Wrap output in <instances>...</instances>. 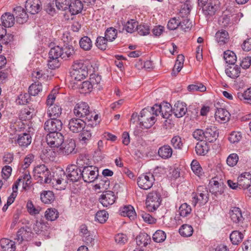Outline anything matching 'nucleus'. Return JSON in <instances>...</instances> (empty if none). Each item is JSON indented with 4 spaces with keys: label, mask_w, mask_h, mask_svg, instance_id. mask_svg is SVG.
<instances>
[{
    "label": "nucleus",
    "mask_w": 251,
    "mask_h": 251,
    "mask_svg": "<svg viewBox=\"0 0 251 251\" xmlns=\"http://www.w3.org/2000/svg\"><path fill=\"white\" fill-rule=\"evenodd\" d=\"M75 115L79 118H85L84 121L88 125H97L100 122V117L98 114L91 111L87 103L80 102L77 103L74 109Z\"/></svg>",
    "instance_id": "obj_1"
},
{
    "label": "nucleus",
    "mask_w": 251,
    "mask_h": 251,
    "mask_svg": "<svg viewBox=\"0 0 251 251\" xmlns=\"http://www.w3.org/2000/svg\"><path fill=\"white\" fill-rule=\"evenodd\" d=\"M153 111L151 107L144 108L139 115L137 113H133L131 121L133 123L138 122L139 126L142 128H150L156 121L157 114Z\"/></svg>",
    "instance_id": "obj_2"
},
{
    "label": "nucleus",
    "mask_w": 251,
    "mask_h": 251,
    "mask_svg": "<svg viewBox=\"0 0 251 251\" xmlns=\"http://www.w3.org/2000/svg\"><path fill=\"white\" fill-rule=\"evenodd\" d=\"M164 168L161 167H156L153 172V174L150 173L143 174L138 178L137 184L140 188L148 190L153 185L154 177L157 176V174L163 172Z\"/></svg>",
    "instance_id": "obj_3"
},
{
    "label": "nucleus",
    "mask_w": 251,
    "mask_h": 251,
    "mask_svg": "<svg viewBox=\"0 0 251 251\" xmlns=\"http://www.w3.org/2000/svg\"><path fill=\"white\" fill-rule=\"evenodd\" d=\"M209 200V193L204 186H199L197 192L192 194V204L195 206L198 203L204 204Z\"/></svg>",
    "instance_id": "obj_4"
},
{
    "label": "nucleus",
    "mask_w": 251,
    "mask_h": 251,
    "mask_svg": "<svg viewBox=\"0 0 251 251\" xmlns=\"http://www.w3.org/2000/svg\"><path fill=\"white\" fill-rule=\"evenodd\" d=\"M161 202L160 194L157 191H153L147 196L146 199V207L148 211L153 212L160 206Z\"/></svg>",
    "instance_id": "obj_5"
},
{
    "label": "nucleus",
    "mask_w": 251,
    "mask_h": 251,
    "mask_svg": "<svg viewBox=\"0 0 251 251\" xmlns=\"http://www.w3.org/2000/svg\"><path fill=\"white\" fill-rule=\"evenodd\" d=\"M35 177L39 178L41 183L51 182V174L48 168L44 164L36 166L34 169Z\"/></svg>",
    "instance_id": "obj_6"
},
{
    "label": "nucleus",
    "mask_w": 251,
    "mask_h": 251,
    "mask_svg": "<svg viewBox=\"0 0 251 251\" xmlns=\"http://www.w3.org/2000/svg\"><path fill=\"white\" fill-rule=\"evenodd\" d=\"M153 111L157 114V116L159 114H161L162 117L166 119L165 122H167L168 120L171 122L169 118L172 116V113L173 112V108L171 105L168 102H163L160 104H155L152 107Z\"/></svg>",
    "instance_id": "obj_7"
},
{
    "label": "nucleus",
    "mask_w": 251,
    "mask_h": 251,
    "mask_svg": "<svg viewBox=\"0 0 251 251\" xmlns=\"http://www.w3.org/2000/svg\"><path fill=\"white\" fill-rule=\"evenodd\" d=\"M98 176L99 169L95 166H87L82 170V178L86 182H93Z\"/></svg>",
    "instance_id": "obj_8"
},
{
    "label": "nucleus",
    "mask_w": 251,
    "mask_h": 251,
    "mask_svg": "<svg viewBox=\"0 0 251 251\" xmlns=\"http://www.w3.org/2000/svg\"><path fill=\"white\" fill-rule=\"evenodd\" d=\"M66 175L67 180L74 183L82 178V170L75 165H69L66 169Z\"/></svg>",
    "instance_id": "obj_9"
},
{
    "label": "nucleus",
    "mask_w": 251,
    "mask_h": 251,
    "mask_svg": "<svg viewBox=\"0 0 251 251\" xmlns=\"http://www.w3.org/2000/svg\"><path fill=\"white\" fill-rule=\"evenodd\" d=\"M64 141V136L60 132L49 133L46 136V142L52 148H59L62 145Z\"/></svg>",
    "instance_id": "obj_10"
},
{
    "label": "nucleus",
    "mask_w": 251,
    "mask_h": 251,
    "mask_svg": "<svg viewBox=\"0 0 251 251\" xmlns=\"http://www.w3.org/2000/svg\"><path fill=\"white\" fill-rule=\"evenodd\" d=\"M62 126L63 124L61 120L58 119L50 118L45 122L44 128L49 133L59 132V131L62 128Z\"/></svg>",
    "instance_id": "obj_11"
},
{
    "label": "nucleus",
    "mask_w": 251,
    "mask_h": 251,
    "mask_svg": "<svg viewBox=\"0 0 251 251\" xmlns=\"http://www.w3.org/2000/svg\"><path fill=\"white\" fill-rule=\"evenodd\" d=\"M229 216L231 220L238 226L244 228L243 222L244 218L242 215L241 210L239 207H233L229 211Z\"/></svg>",
    "instance_id": "obj_12"
},
{
    "label": "nucleus",
    "mask_w": 251,
    "mask_h": 251,
    "mask_svg": "<svg viewBox=\"0 0 251 251\" xmlns=\"http://www.w3.org/2000/svg\"><path fill=\"white\" fill-rule=\"evenodd\" d=\"M86 121L79 118H72L69 122L68 127L73 133H78L85 128Z\"/></svg>",
    "instance_id": "obj_13"
},
{
    "label": "nucleus",
    "mask_w": 251,
    "mask_h": 251,
    "mask_svg": "<svg viewBox=\"0 0 251 251\" xmlns=\"http://www.w3.org/2000/svg\"><path fill=\"white\" fill-rule=\"evenodd\" d=\"M219 2L217 0H210L204 6H201L204 15L207 17H211L215 15L219 8Z\"/></svg>",
    "instance_id": "obj_14"
},
{
    "label": "nucleus",
    "mask_w": 251,
    "mask_h": 251,
    "mask_svg": "<svg viewBox=\"0 0 251 251\" xmlns=\"http://www.w3.org/2000/svg\"><path fill=\"white\" fill-rule=\"evenodd\" d=\"M33 128L32 127H28V133H22L17 137L16 143L21 147H27L31 142L32 138L30 132H33Z\"/></svg>",
    "instance_id": "obj_15"
},
{
    "label": "nucleus",
    "mask_w": 251,
    "mask_h": 251,
    "mask_svg": "<svg viewBox=\"0 0 251 251\" xmlns=\"http://www.w3.org/2000/svg\"><path fill=\"white\" fill-rule=\"evenodd\" d=\"M31 234V229L26 226L20 228L17 231L14 240L16 243L20 244L25 241H28L30 239Z\"/></svg>",
    "instance_id": "obj_16"
},
{
    "label": "nucleus",
    "mask_w": 251,
    "mask_h": 251,
    "mask_svg": "<svg viewBox=\"0 0 251 251\" xmlns=\"http://www.w3.org/2000/svg\"><path fill=\"white\" fill-rule=\"evenodd\" d=\"M217 179L216 177L212 178L209 182V191L215 196L221 195L224 191V183Z\"/></svg>",
    "instance_id": "obj_17"
},
{
    "label": "nucleus",
    "mask_w": 251,
    "mask_h": 251,
    "mask_svg": "<svg viewBox=\"0 0 251 251\" xmlns=\"http://www.w3.org/2000/svg\"><path fill=\"white\" fill-rule=\"evenodd\" d=\"M116 200V196L113 192L111 191H106L103 192L99 199L100 202L104 207L113 204Z\"/></svg>",
    "instance_id": "obj_18"
},
{
    "label": "nucleus",
    "mask_w": 251,
    "mask_h": 251,
    "mask_svg": "<svg viewBox=\"0 0 251 251\" xmlns=\"http://www.w3.org/2000/svg\"><path fill=\"white\" fill-rule=\"evenodd\" d=\"M61 146L60 149L61 150L62 153L64 155H69L72 153H75L76 152L75 151V141L72 139L64 141L63 143Z\"/></svg>",
    "instance_id": "obj_19"
},
{
    "label": "nucleus",
    "mask_w": 251,
    "mask_h": 251,
    "mask_svg": "<svg viewBox=\"0 0 251 251\" xmlns=\"http://www.w3.org/2000/svg\"><path fill=\"white\" fill-rule=\"evenodd\" d=\"M25 7L29 13L35 14L41 10V1L39 0H27Z\"/></svg>",
    "instance_id": "obj_20"
},
{
    "label": "nucleus",
    "mask_w": 251,
    "mask_h": 251,
    "mask_svg": "<svg viewBox=\"0 0 251 251\" xmlns=\"http://www.w3.org/2000/svg\"><path fill=\"white\" fill-rule=\"evenodd\" d=\"M187 111V104L182 101H177L173 107V113L177 118L184 116Z\"/></svg>",
    "instance_id": "obj_21"
},
{
    "label": "nucleus",
    "mask_w": 251,
    "mask_h": 251,
    "mask_svg": "<svg viewBox=\"0 0 251 251\" xmlns=\"http://www.w3.org/2000/svg\"><path fill=\"white\" fill-rule=\"evenodd\" d=\"M237 181L240 188L248 189L251 185V174L247 172L242 174L238 176Z\"/></svg>",
    "instance_id": "obj_22"
},
{
    "label": "nucleus",
    "mask_w": 251,
    "mask_h": 251,
    "mask_svg": "<svg viewBox=\"0 0 251 251\" xmlns=\"http://www.w3.org/2000/svg\"><path fill=\"white\" fill-rule=\"evenodd\" d=\"M14 15L17 22L19 24H23L28 19V15L24 9L21 6H17L14 9Z\"/></svg>",
    "instance_id": "obj_23"
},
{
    "label": "nucleus",
    "mask_w": 251,
    "mask_h": 251,
    "mask_svg": "<svg viewBox=\"0 0 251 251\" xmlns=\"http://www.w3.org/2000/svg\"><path fill=\"white\" fill-rule=\"evenodd\" d=\"M204 139L209 142H212L215 141L218 136V133L216 127L211 126L207 127L204 131Z\"/></svg>",
    "instance_id": "obj_24"
},
{
    "label": "nucleus",
    "mask_w": 251,
    "mask_h": 251,
    "mask_svg": "<svg viewBox=\"0 0 251 251\" xmlns=\"http://www.w3.org/2000/svg\"><path fill=\"white\" fill-rule=\"evenodd\" d=\"M36 110L31 106H27L22 109L20 114V117L22 120H29L34 115H35Z\"/></svg>",
    "instance_id": "obj_25"
},
{
    "label": "nucleus",
    "mask_w": 251,
    "mask_h": 251,
    "mask_svg": "<svg viewBox=\"0 0 251 251\" xmlns=\"http://www.w3.org/2000/svg\"><path fill=\"white\" fill-rule=\"evenodd\" d=\"M158 154L162 159H169L172 156L173 149L169 145H164L159 148Z\"/></svg>",
    "instance_id": "obj_26"
},
{
    "label": "nucleus",
    "mask_w": 251,
    "mask_h": 251,
    "mask_svg": "<svg viewBox=\"0 0 251 251\" xmlns=\"http://www.w3.org/2000/svg\"><path fill=\"white\" fill-rule=\"evenodd\" d=\"M96 126L97 125H88V124L86 123V125L85 126V128L83 129L82 132L80 134V141L81 142L85 144L87 143V142L91 139L92 132L91 128H93Z\"/></svg>",
    "instance_id": "obj_27"
},
{
    "label": "nucleus",
    "mask_w": 251,
    "mask_h": 251,
    "mask_svg": "<svg viewBox=\"0 0 251 251\" xmlns=\"http://www.w3.org/2000/svg\"><path fill=\"white\" fill-rule=\"evenodd\" d=\"M0 244L2 251H15L16 250L15 242L8 239H1Z\"/></svg>",
    "instance_id": "obj_28"
},
{
    "label": "nucleus",
    "mask_w": 251,
    "mask_h": 251,
    "mask_svg": "<svg viewBox=\"0 0 251 251\" xmlns=\"http://www.w3.org/2000/svg\"><path fill=\"white\" fill-rule=\"evenodd\" d=\"M83 4L79 0H75L70 3L69 7L70 12L72 15H75L81 12Z\"/></svg>",
    "instance_id": "obj_29"
},
{
    "label": "nucleus",
    "mask_w": 251,
    "mask_h": 251,
    "mask_svg": "<svg viewBox=\"0 0 251 251\" xmlns=\"http://www.w3.org/2000/svg\"><path fill=\"white\" fill-rule=\"evenodd\" d=\"M2 25L5 27L12 26L15 23V18L13 14L5 13L1 17Z\"/></svg>",
    "instance_id": "obj_30"
},
{
    "label": "nucleus",
    "mask_w": 251,
    "mask_h": 251,
    "mask_svg": "<svg viewBox=\"0 0 251 251\" xmlns=\"http://www.w3.org/2000/svg\"><path fill=\"white\" fill-rule=\"evenodd\" d=\"M234 18H236V17H233V16L230 17L225 15L220 18L219 23L221 26L224 27L231 26L235 24V23H236V21L234 20Z\"/></svg>",
    "instance_id": "obj_31"
},
{
    "label": "nucleus",
    "mask_w": 251,
    "mask_h": 251,
    "mask_svg": "<svg viewBox=\"0 0 251 251\" xmlns=\"http://www.w3.org/2000/svg\"><path fill=\"white\" fill-rule=\"evenodd\" d=\"M138 246L146 247L151 242L150 236L146 233H140L136 238Z\"/></svg>",
    "instance_id": "obj_32"
},
{
    "label": "nucleus",
    "mask_w": 251,
    "mask_h": 251,
    "mask_svg": "<svg viewBox=\"0 0 251 251\" xmlns=\"http://www.w3.org/2000/svg\"><path fill=\"white\" fill-rule=\"evenodd\" d=\"M55 199L53 193L51 191H43L40 194V200L45 204H50Z\"/></svg>",
    "instance_id": "obj_33"
},
{
    "label": "nucleus",
    "mask_w": 251,
    "mask_h": 251,
    "mask_svg": "<svg viewBox=\"0 0 251 251\" xmlns=\"http://www.w3.org/2000/svg\"><path fill=\"white\" fill-rule=\"evenodd\" d=\"M230 115L226 109L223 108L217 109L215 113V117L218 121L221 120L224 122L229 119Z\"/></svg>",
    "instance_id": "obj_34"
},
{
    "label": "nucleus",
    "mask_w": 251,
    "mask_h": 251,
    "mask_svg": "<svg viewBox=\"0 0 251 251\" xmlns=\"http://www.w3.org/2000/svg\"><path fill=\"white\" fill-rule=\"evenodd\" d=\"M225 72L228 77L235 79L238 77L240 74V68L237 65L229 66L226 69Z\"/></svg>",
    "instance_id": "obj_35"
},
{
    "label": "nucleus",
    "mask_w": 251,
    "mask_h": 251,
    "mask_svg": "<svg viewBox=\"0 0 251 251\" xmlns=\"http://www.w3.org/2000/svg\"><path fill=\"white\" fill-rule=\"evenodd\" d=\"M209 150L208 144L204 141L198 142L195 147L196 152L199 155H204Z\"/></svg>",
    "instance_id": "obj_36"
},
{
    "label": "nucleus",
    "mask_w": 251,
    "mask_h": 251,
    "mask_svg": "<svg viewBox=\"0 0 251 251\" xmlns=\"http://www.w3.org/2000/svg\"><path fill=\"white\" fill-rule=\"evenodd\" d=\"M62 113V108L59 105H53L50 106L48 110L47 114L50 118L57 119Z\"/></svg>",
    "instance_id": "obj_37"
},
{
    "label": "nucleus",
    "mask_w": 251,
    "mask_h": 251,
    "mask_svg": "<svg viewBox=\"0 0 251 251\" xmlns=\"http://www.w3.org/2000/svg\"><path fill=\"white\" fill-rule=\"evenodd\" d=\"M215 38L218 44L220 45H223L228 42V33L225 30L218 31L216 33Z\"/></svg>",
    "instance_id": "obj_38"
},
{
    "label": "nucleus",
    "mask_w": 251,
    "mask_h": 251,
    "mask_svg": "<svg viewBox=\"0 0 251 251\" xmlns=\"http://www.w3.org/2000/svg\"><path fill=\"white\" fill-rule=\"evenodd\" d=\"M50 226L48 222L41 220L40 221H37L33 227L34 230L37 233H41L42 232L47 231Z\"/></svg>",
    "instance_id": "obj_39"
},
{
    "label": "nucleus",
    "mask_w": 251,
    "mask_h": 251,
    "mask_svg": "<svg viewBox=\"0 0 251 251\" xmlns=\"http://www.w3.org/2000/svg\"><path fill=\"white\" fill-rule=\"evenodd\" d=\"M58 217L59 213L57 210L54 208H48L45 213V217L48 221H55Z\"/></svg>",
    "instance_id": "obj_40"
},
{
    "label": "nucleus",
    "mask_w": 251,
    "mask_h": 251,
    "mask_svg": "<svg viewBox=\"0 0 251 251\" xmlns=\"http://www.w3.org/2000/svg\"><path fill=\"white\" fill-rule=\"evenodd\" d=\"M178 212L180 216L187 217L191 214L192 208L187 203H184L179 206Z\"/></svg>",
    "instance_id": "obj_41"
},
{
    "label": "nucleus",
    "mask_w": 251,
    "mask_h": 251,
    "mask_svg": "<svg viewBox=\"0 0 251 251\" xmlns=\"http://www.w3.org/2000/svg\"><path fill=\"white\" fill-rule=\"evenodd\" d=\"M42 91V86L40 82L37 81L32 83L28 88V92L31 96H35Z\"/></svg>",
    "instance_id": "obj_42"
},
{
    "label": "nucleus",
    "mask_w": 251,
    "mask_h": 251,
    "mask_svg": "<svg viewBox=\"0 0 251 251\" xmlns=\"http://www.w3.org/2000/svg\"><path fill=\"white\" fill-rule=\"evenodd\" d=\"M92 42L91 39L87 36H84L79 41V45L84 50H89L92 47Z\"/></svg>",
    "instance_id": "obj_43"
},
{
    "label": "nucleus",
    "mask_w": 251,
    "mask_h": 251,
    "mask_svg": "<svg viewBox=\"0 0 251 251\" xmlns=\"http://www.w3.org/2000/svg\"><path fill=\"white\" fill-rule=\"evenodd\" d=\"M180 234L184 237H190L193 233V228L189 225H183L179 229Z\"/></svg>",
    "instance_id": "obj_44"
},
{
    "label": "nucleus",
    "mask_w": 251,
    "mask_h": 251,
    "mask_svg": "<svg viewBox=\"0 0 251 251\" xmlns=\"http://www.w3.org/2000/svg\"><path fill=\"white\" fill-rule=\"evenodd\" d=\"M191 168L193 173L198 176L200 177L203 175V169L197 160H193L192 161Z\"/></svg>",
    "instance_id": "obj_45"
},
{
    "label": "nucleus",
    "mask_w": 251,
    "mask_h": 251,
    "mask_svg": "<svg viewBox=\"0 0 251 251\" xmlns=\"http://www.w3.org/2000/svg\"><path fill=\"white\" fill-rule=\"evenodd\" d=\"M224 58L226 63L231 65H234L237 59L235 54L230 50L224 52Z\"/></svg>",
    "instance_id": "obj_46"
},
{
    "label": "nucleus",
    "mask_w": 251,
    "mask_h": 251,
    "mask_svg": "<svg viewBox=\"0 0 251 251\" xmlns=\"http://www.w3.org/2000/svg\"><path fill=\"white\" fill-rule=\"evenodd\" d=\"M243 238V234L238 231H233L230 235V239L234 245H238L242 241Z\"/></svg>",
    "instance_id": "obj_47"
},
{
    "label": "nucleus",
    "mask_w": 251,
    "mask_h": 251,
    "mask_svg": "<svg viewBox=\"0 0 251 251\" xmlns=\"http://www.w3.org/2000/svg\"><path fill=\"white\" fill-rule=\"evenodd\" d=\"M90 164L89 160L85 156L81 155L77 159L76 165L78 168H82L83 170L87 166H90Z\"/></svg>",
    "instance_id": "obj_48"
},
{
    "label": "nucleus",
    "mask_w": 251,
    "mask_h": 251,
    "mask_svg": "<svg viewBox=\"0 0 251 251\" xmlns=\"http://www.w3.org/2000/svg\"><path fill=\"white\" fill-rule=\"evenodd\" d=\"M62 59H65L67 58L73 57L75 53L74 47L72 45L65 46L62 49Z\"/></svg>",
    "instance_id": "obj_49"
},
{
    "label": "nucleus",
    "mask_w": 251,
    "mask_h": 251,
    "mask_svg": "<svg viewBox=\"0 0 251 251\" xmlns=\"http://www.w3.org/2000/svg\"><path fill=\"white\" fill-rule=\"evenodd\" d=\"M28 212L31 215L38 214L41 208L40 206H35L31 201H28L26 206Z\"/></svg>",
    "instance_id": "obj_50"
},
{
    "label": "nucleus",
    "mask_w": 251,
    "mask_h": 251,
    "mask_svg": "<svg viewBox=\"0 0 251 251\" xmlns=\"http://www.w3.org/2000/svg\"><path fill=\"white\" fill-rule=\"evenodd\" d=\"M171 143L175 149L181 150L183 146V143L181 138L179 136H174L171 141Z\"/></svg>",
    "instance_id": "obj_51"
},
{
    "label": "nucleus",
    "mask_w": 251,
    "mask_h": 251,
    "mask_svg": "<svg viewBox=\"0 0 251 251\" xmlns=\"http://www.w3.org/2000/svg\"><path fill=\"white\" fill-rule=\"evenodd\" d=\"M107 41H109V40L105 36H99L97 38L96 46L101 50H104L107 47Z\"/></svg>",
    "instance_id": "obj_52"
},
{
    "label": "nucleus",
    "mask_w": 251,
    "mask_h": 251,
    "mask_svg": "<svg viewBox=\"0 0 251 251\" xmlns=\"http://www.w3.org/2000/svg\"><path fill=\"white\" fill-rule=\"evenodd\" d=\"M138 27V23L134 19H130L126 22V32L133 33Z\"/></svg>",
    "instance_id": "obj_53"
},
{
    "label": "nucleus",
    "mask_w": 251,
    "mask_h": 251,
    "mask_svg": "<svg viewBox=\"0 0 251 251\" xmlns=\"http://www.w3.org/2000/svg\"><path fill=\"white\" fill-rule=\"evenodd\" d=\"M62 49L59 46H55L51 48L49 53V55L50 57L58 58L61 57L62 58Z\"/></svg>",
    "instance_id": "obj_54"
},
{
    "label": "nucleus",
    "mask_w": 251,
    "mask_h": 251,
    "mask_svg": "<svg viewBox=\"0 0 251 251\" xmlns=\"http://www.w3.org/2000/svg\"><path fill=\"white\" fill-rule=\"evenodd\" d=\"M166 238V235L164 231L161 230H157L152 236L153 241L157 243L163 242Z\"/></svg>",
    "instance_id": "obj_55"
},
{
    "label": "nucleus",
    "mask_w": 251,
    "mask_h": 251,
    "mask_svg": "<svg viewBox=\"0 0 251 251\" xmlns=\"http://www.w3.org/2000/svg\"><path fill=\"white\" fill-rule=\"evenodd\" d=\"M117 34V29L112 27L108 28L105 32V37L110 42H112L116 39Z\"/></svg>",
    "instance_id": "obj_56"
},
{
    "label": "nucleus",
    "mask_w": 251,
    "mask_h": 251,
    "mask_svg": "<svg viewBox=\"0 0 251 251\" xmlns=\"http://www.w3.org/2000/svg\"><path fill=\"white\" fill-rule=\"evenodd\" d=\"M188 90L190 92L200 91L204 92L206 91V87L201 83H196L188 85Z\"/></svg>",
    "instance_id": "obj_57"
},
{
    "label": "nucleus",
    "mask_w": 251,
    "mask_h": 251,
    "mask_svg": "<svg viewBox=\"0 0 251 251\" xmlns=\"http://www.w3.org/2000/svg\"><path fill=\"white\" fill-rule=\"evenodd\" d=\"M55 3L58 9L63 11L69 8L70 1L69 0H55Z\"/></svg>",
    "instance_id": "obj_58"
},
{
    "label": "nucleus",
    "mask_w": 251,
    "mask_h": 251,
    "mask_svg": "<svg viewBox=\"0 0 251 251\" xmlns=\"http://www.w3.org/2000/svg\"><path fill=\"white\" fill-rule=\"evenodd\" d=\"M108 217V214L105 210H100L96 213L95 220L99 221L100 223H103L106 221Z\"/></svg>",
    "instance_id": "obj_59"
},
{
    "label": "nucleus",
    "mask_w": 251,
    "mask_h": 251,
    "mask_svg": "<svg viewBox=\"0 0 251 251\" xmlns=\"http://www.w3.org/2000/svg\"><path fill=\"white\" fill-rule=\"evenodd\" d=\"M178 1L184 4L181 6V12L186 15L189 14L192 9L190 0H178Z\"/></svg>",
    "instance_id": "obj_60"
},
{
    "label": "nucleus",
    "mask_w": 251,
    "mask_h": 251,
    "mask_svg": "<svg viewBox=\"0 0 251 251\" xmlns=\"http://www.w3.org/2000/svg\"><path fill=\"white\" fill-rule=\"evenodd\" d=\"M242 138V135L240 132L233 131L230 133L228 140L231 143L238 142Z\"/></svg>",
    "instance_id": "obj_61"
},
{
    "label": "nucleus",
    "mask_w": 251,
    "mask_h": 251,
    "mask_svg": "<svg viewBox=\"0 0 251 251\" xmlns=\"http://www.w3.org/2000/svg\"><path fill=\"white\" fill-rule=\"evenodd\" d=\"M238 156L236 153L230 154L226 159L227 164L231 167L235 166L238 161Z\"/></svg>",
    "instance_id": "obj_62"
},
{
    "label": "nucleus",
    "mask_w": 251,
    "mask_h": 251,
    "mask_svg": "<svg viewBox=\"0 0 251 251\" xmlns=\"http://www.w3.org/2000/svg\"><path fill=\"white\" fill-rule=\"evenodd\" d=\"M93 87V85L90 81H85L80 85V89L82 90L83 93H87L91 91Z\"/></svg>",
    "instance_id": "obj_63"
},
{
    "label": "nucleus",
    "mask_w": 251,
    "mask_h": 251,
    "mask_svg": "<svg viewBox=\"0 0 251 251\" xmlns=\"http://www.w3.org/2000/svg\"><path fill=\"white\" fill-rule=\"evenodd\" d=\"M238 97L241 100H251V87L247 89L243 93H238Z\"/></svg>",
    "instance_id": "obj_64"
}]
</instances>
